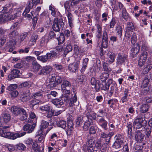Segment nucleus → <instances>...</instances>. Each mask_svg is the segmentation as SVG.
Segmentation results:
<instances>
[{
    "mask_svg": "<svg viewBox=\"0 0 152 152\" xmlns=\"http://www.w3.org/2000/svg\"><path fill=\"white\" fill-rule=\"evenodd\" d=\"M96 27L97 31L96 35L97 39V43L98 45H101L103 48H107L108 44V38L107 30H105L103 31L102 42L100 39L102 38V27L100 25L98 24L96 25Z\"/></svg>",
    "mask_w": 152,
    "mask_h": 152,
    "instance_id": "obj_1",
    "label": "nucleus"
},
{
    "mask_svg": "<svg viewBox=\"0 0 152 152\" xmlns=\"http://www.w3.org/2000/svg\"><path fill=\"white\" fill-rule=\"evenodd\" d=\"M62 92V100L69 103L70 106H77L78 105L76 95L74 91L73 93L72 92L71 94L70 90L63 91Z\"/></svg>",
    "mask_w": 152,
    "mask_h": 152,
    "instance_id": "obj_2",
    "label": "nucleus"
},
{
    "mask_svg": "<svg viewBox=\"0 0 152 152\" xmlns=\"http://www.w3.org/2000/svg\"><path fill=\"white\" fill-rule=\"evenodd\" d=\"M10 111L15 115H19V119L22 121L26 120L28 116L26 110L22 107L13 106L11 108Z\"/></svg>",
    "mask_w": 152,
    "mask_h": 152,
    "instance_id": "obj_3",
    "label": "nucleus"
},
{
    "mask_svg": "<svg viewBox=\"0 0 152 152\" xmlns=\"http://www.w3.org/2000/svg\"><path fill=\"white\" fill-rule=\"evenodd\" d=\"M146 123V121L143 118L142 116L139 115L133 122V125L136 129H140L144 126Z\"/></svg>",
    "mask_w": 152,
    "mask_h": 152,
    "instance_id": "obj_4",
    "label": "nucleus"
},
{
    "mask_svg": "<svg viewBox=\"0 0 152 152\" xmlns=\"http://www.w3.org/2000/svg\"><path fill=\"white\" fill-rule=\"evenodd\" d=\"M94 140L92 137L88 138L86 144L83 145V150L88 152H94Z\"/></svg>",
    "mask_w": 152,
    "mask_h": 152,
    "instance_id": "obj_5",
    "label": "nucleus"
},
{
    "mask_svg": "<svg viewBox=\"0 0 152 152\" xmlns=\"http://www.w3.org/2000/svg\"><path fill=\"white\" fill-rule=\"evenodd\" d=\"M57 55L56 52L54 51H51L50 53H47L45 55L38 56L37 59L43 63L47 62L48 60L53 57L56 56Z\"/></svg>",
    "mask_w": 152,
    "mask_h": 152,
    "instance_id": "obj_6",
    "label": "nucleus"
},
{
    "mask_svg": "<svg viewBox=\"0 0 152 152\" xmlns=\"http://www.w3.org/2000/svg\"><path fill=\"white\" fill-rule=\"evenodd\" d=\"M51 107L48 104H46L40 107L39 109L42 113H44V115L48 118L51 117L53 115V111L50 110Z\"/></svg>",
    "mask_w": 152,
    "mask_h": 152,
    "instance_id": "obj_7",
    "label": "nucleus"
},
{
    "mask_svg": "<svg viewBox=\"0 0 152 152\" xmlns=\"http://www.w3.org/2000/svg\"><path fill=\"white\" fill-rule=\"evenodd\" d=\"M128 56L123 53H119L118 54L116 58V64L118 66H121L124 64L127 60Z\"/></svg>",
    "mask_w": 152,
    "mask_h": 152,
    "instance_id": "obj_8",
    "label": "nucleus"
},
{
    "mask_svg": "<svg viewBox=\"0 0 152 152\" xmlns=\"http://www.w3.org/2000/svg\"><path fill=\"white\" fill-rule=\"evenodd\" d=\"M26 134V132H25L20 133H18L14 134L10 132H7L6 131L4 134V137L10 139L15 140L18 137H20L23 136Z\"/></svg>",
    "mask_w": 152,
    "mask_h": 152,
    "instance_id": "obj_9",
    "label": "nucleus"
},
{
    "mask_svg": "<svg viewBox=\"0 0 152 152\" xmlns=\"http://www.w3.org/2000/svg\"><path fill=\"white\" fill-rule=\"evenodd\" d=\"M64 25L63 19L61 18L58 20L55 19L52 26L53 30L55 31H58L60 28H63Z\"/></svg>",
    "mask_w": 152,
    "mask_h": 152,
    "instance_id": "obj_10",
    "label": "nucleus"
},
{
    "mask_svg": "<svg viewBox=\"0 0 152 152\" xmlns=\"http://www.w3.org/2000/svg\"><path fill=\"white\" fill-rule=\"evenodd\" d=\"M30 122V124H28L25 125L23 127V129L24 131H27L28 133H31L34 130V128L36 126V123H33V121L29 119L28 120Z\"/></svg>",
    "mask_w": 152,
    "mask_h": 152,
    "instance_id": "obj_11",
    "label": "nucleus"
},
{
    "mask_svg": "<svg viewBox=\"0 0 152 152\" xmlns=\"http://www.w3.org/2000/svg\"><path fill=\"white\" fill-rule=\"evenodd\" d=\"M113 82V79H109L106 83H99L98 84L99 89L100 88L102 90L106 91L108 90L109 88L110 85Z\"/></svg>",
    "mask_w": 152,
    "mask_h": 152,
    "instance_id": "obj_12",
    "label": "nucleus"
},
{
    "mask_svg": "<svg viewBox=\"0 0 152 152\" xmlns=\"http://www.w3.org/2000/svg\"><path fill=\"white\" fill-rule=\"evenodd\" d=\"M148 54L146 51H144L140 56L138 64L140 66H142L145 63L147 58Z\"/></svg>",
    "mask_w": 152,
    "mask_h": 152,
    "instance_id": "obj_13",
    "label": "nucleus"
},
{
    "mask_svg": "<svg viewBox=\"0 0 152 152\" xmlns=\"http://www.w3.org/2000/svg\"><path fill=\"white\" fill-rule=\"evenodd\" d=\"M52 70V68L51 66H46L42 68L38 73V74L42 75H47Z\"/></svg>",
    "mask_w": 152,
    "mask_h": 152,
    "instance_id": "obj_14",
    "label": "nucleus"
},
{
    "mask_svg": "<svg viewBox=\"0 0 152 152\" xmlns=\"http://www.w3.org/2000/svg\"><path fill=\"white\" fill-rule=\"evenodd\" d=\"M71 83L67 80H64L61 85V88L62 91L69 90L68 89L71 88Z\"/></svg>",
    "mask_w": 152,
    "mask_h": 152,
    "instance_id": "obj_15",
    "label": "nucleus"
},
{
    "mask_svg": "<svg viewBox=\"0 0 152 152\" xmlns=\"http://www.w3.org/2000/svg\"><path fill=\"white\" fill-rule=\"evenodd\" d=\"M20 71L17 69H13L11 72V74L8 76V78L10 80L19 77V73Z\"/></svg>",
    "mask_w": 152,
    "mask_h": 152,
    "instance_id": "obj_16",
    "label": "nucleus"
},
{
    "mask_svg": "<svg viewBox=\"0 0 152 152\" xmlns=\"http://www.w3.org/2000/svg\"><path fill=\"white\" fill-rule=\"evenodd\" d=\"M138 46L140 48V47H141V50L142 51H147L149 49V47L146 41L144 40L140 41L138 44Z\"/></svg>",
    "mask_w": 152,
    "mask_h": 152,
    "instance_id": "obj_17",
    "label": "nucleus"
},
{
    "mask_svg": "<svg viewBox=\"0 0 152 152\" xmlns=\"http://www.w3.org/2000/svg\"><path fill=\"white\" fill-rule=\"evenodd\" d=\"M152 68V64L148 61L144 66V68L142 69L141 75H143L147 73Z\"/></svg>",
    "mask_w": 152,
    "mask_h": 152,
    "instance_id": "obj_18",
    "label": "nucleus"
},
{
    "mask_svg": "<svg viewBox=\"0 0 152 152\" xmlns=\"http://www.w3.org/2000/svg\"><path fill=\"white\" fill-rule=\"evenodd\" d=\"M99 125L101 127L105 130H107V126L108 123L107 121H106L104 118H101L97 121Z\"/></svg>",
    "mask_w": 152,
    "mask_h": 152,
    "instance_id": "obj_19",
    "label": "nucleus"
},
{
    "mask_svg": "<svg viewBox=\"0 0 152 152\" xmlns=\"http://www.w3.org/2000/svg\"><path fill=\"white\" fill-rule=\"evenodd\" d=\"M73 123L71 121H69L68 122L67 126L65 129V131L66 132L67 135H71L72 131L73 129Z\"/></svg>",
    "mask_w": 152,
    "mask_h": 152,
    "instance_id": "obj_20",
    "label": "nucleus"
},
{
    "mask_svg": "<svg viewBox=\"0 0 152 152\" xmlns=\"http://www.w3.org/2000/svg\"><path fill=\"white\" fill-rule=\"evenodd\" d=\"M80 64L79 61L69 64L68 66V69L71 72H75L77 69Z\"/></svg>",
    "mask_w": 152,
    "mask_h": 152,
    "instance_id": "obj_21",
    "label": "nucleus"
},
{
    "mask_svg": "<svg viewBox=\"0 0 152 152\" xmlns=\"http://www.w3.org/2000/svg\"><path fill=\"white\" fill-rule=\"evenodd\" d=\"M115 54L111 52H109L107 53V62L110 64H112L115 61Z\"/></svg>",
    "mask_w": 152,
    "mask_h": 152,
    "instance_id": "obj_22",
    "label": "nucleus"
},
{
    "mask_svg": "<svg viewBox=\"0 0 152 152\" xmlns=\"http://www.w3.org/2000/svg\"><path fill=\"white\" fill-rule=\"evenodd\" d=\"M9 14L7 12H5L0 15V23H4L9 20Z\"/></svg>",
    "mask_w": 152,
    "mask_h": 152,
    "instance_id": "obj_23",
    "label": "nucleus"
},
{
    "mask_svg": "<svg viewBox=\"0 0 152 152\" xmlns=\"http://www.w3.org/2000/svg\"><path fill=\"white\" fill-rule=\"evenodd\" d=\"M52 65L54 69L58 72H62L64 70V67L60 64L54 62L53 63Z\"/></svg>",
    "mask_w": 152,
    "mask_h": 152,
    "instance_id": "obj_24",
    "label": "nucleus"
},
{
    "mask_svg": "<svg viewBox=\"0 0 152 152\" xmlns=\"http://www.w3.org/2000/svg\"><path fill=\"white\" fill-rule=\"evenodd\" d=\"M51 102L57 107H63L62 105H64L63 102L59 99H52Z\"/></svg>",
    "mask_w": 152,
    "mask_h": 152,
    "instance_id": "obj_25",
    "label": "nucleus"
},
{
    "mask_svg": "<svg viewBox=\"0 0 152 152\" xmlns=\"http://www.w3.org/2000/svg\"><path fill=\"white\" fill-rule=\"evenodd\" d=\"M144 137V135L140 131H137L136 132L135 137L137 141L140 142L142 141Z\"/></svg>",
    "mask_w": 152,
    "mask_h": 152,
    "instance_id": "obj_26",
    "label": "nucleus"
},
{
    "mask_svg": "<svg viewBox=\"0 0 152 152\" xmlns=\"http://www.w3.org/2000/svg\"><path fill=\"white\" fill-rule=\"evenodd\" d=\"M66 15L68 18L69 25L70 27L72 28L73 26V16L70 12H68Z\"/></svg>",
    "mask_w": 152,
    "mask_h": 152,
    "instance_id": "obj_27",
    "label": "nucleus"
},
{
    "mask_svg": "<svg viewBox=\"0 0 152 152\" xmlns=\"http://www.w3.org/2000/svg\"><path fill=\"white\" fill-rule=\"evenodd\" d=\"M1 116L3 121L5 123L8 122L11 120V116L9 113H3L1 114Z\"/></svg>",
    "mask_w": 152,
    "mask_h": 152,
    "instance_id": "obj_28",
    "label": "nucleus"
},
{
    "mask_svg": "<svg viewBox=\"0 0 152 152\" xmlns=\"http://www.w3.org/2000/svg\"><path fill=\"white\" fill-rule=\"evenodd\" d=\"M139 50L140 48L139 46L138 48L135 47H133L130 51L131 56L133 58L136 57L138 53Z\"/></svg>",
    "mask_w": 152,
    "mask_h": 152,
    "instance_id": "obj_29",
    "label": "nucleus"
},
{
    "mask_svg": "<svg viewBox=\"0 0 152 152\" xmlns=\"http://www.w3.org/2000/svg\"><path fill=\"white\" fill-rule=\"evenodd\" d=\"M32 69L33 71L37 72L42 67L39 64L36 60L32 63Z\"/></svg>",
    "mask_w": 152,
    "mask_h": 152,
    "instance_id": "obj_30",
    "label": "nucleus"
},
{
    "mask_svg": "<svg viewBox=\"0 0 152 152\" xmlns=\"http://www.w3.org/2000/svg\"><path fill=\"white\" fill-rule=\"evenodd\" d=\"M124 95L121 98V101L123 103L128 101L129 98V90L128 89H125L124 91Z\"/></svg>",
    "mask_w": 152,
    "mask_h": 152,
    "instance_id": "obj_31",
    "label": "nucleus"
},
{
    "mask_svg": "<svg viewBox=\"0 0 152 152\" xmlns=\"http://www.w3.org/2000/svg\"><path fill=\"white\" fill-rule=\"evenodd\" d=\"M88 61V58H85L83 59L82 62V67L80 69L81 72L83 73L87 67V65Z\"/></svg>",
    "mask_w": 152,
    "mask_h": 152,
    "instance_id": "obj_32",
    "label": "nucleus"
},
{
    "mask_svg": "<svg viewBox=\"0 0 152 152\" xmlns=\"http://www.w3.org/2000/svg\"><path fill=\"white\" fill-rule=\"evenodd\" d=\"M108 73L104 72L101 73L99 76V79L102 82H105L109 77Z\"/></svg>",
    "mask_w": 152,
    "mask_h": 152,
    "instance_id": "obj_33",
    "label": "nucleus"
},
{
    "mask_svg": "<svg viewBox=\"0 0 152 152\" xmlns=\"http://www.w3.org/2000/svg\"><path fill=\"white\" fill-rule=\"evenodd\" d=\"M49 123L48 122L42 120L41 122L40 126V130L39 131V133L41 134L42 132V130L46 128L48 126Z\"/></svg>",
    "mask_w": 152,
    "mask_h": 152,
    "instance_id": "obj_34",
    "label": "nucleus"
},
{
    "mask_svg": "<svg viewBox=\"0 0 152 152\" xmlns=\"http://www.w3.org/2000/svg\"><path fill=\"white\" fill-rule=\"evenodd\" d=\"M132 125L130 122L127 123L126 126L127 129L126 131L127 133L128 137L130 139L132 137Z\"/></svg>",
    "mask_w": 152,
    "mask_h": 152,
    "instance_id": "obj_35",
    "label": "nucleus"
},
{
    "mask_svg": "<svg viewBox=\"0 0 152 152\" xmlns=\"http://www.w3.org/2000/svg\"><path fill=\"white\" fill-rule=\"evenodd\" d=\"M56 37L58 42L59 44H62L64 41L65 37L63 34L59 33Z\"/></svg>",
    "mask_w": 152,
    "mask_h": 152,
    "instance_id": "obj_36",
    "label": "nucleus"
},
{
    "mask_svg": "<svg viewBox=\"0 0 152 152\" xmlns=\"http://www.w3.org/2000/svg\"><path fill=\"white\" fill-rule=\"evenodd\" d=\"M122 16L124 19L126 20L130 21L131 18L127 13L125 9H123L122 11Z\"/></svg>",
    "mask_w": 152,
    "mask_h": 152,
    "instance_id": "obj_37",
    "label": "nucleus"
},
{
    "mask_svg": "<svg viewBox=\"0 0 152 152\" xmlns=\"http://www.w3.org/2000/svg\"><path fill=\"white\" fill-rule=\"evenodd\" d=\"M66 121L62 120H61L57 122V125L58 127L64 129H65L66 127Z\"/></svg>",
    "mask_w": 152,
    "mask_h": 152,
    "instance_id": "obj_38",
    "label": "nucleus"
},
{
    "mask_svg": "<svg viewBox=\"0 0 152 152\" xmlns=\"http://www.w3.org/2000/svg\"><path fill=\"white\" fill-rule=\"evenodd\" d=\"M29 95V94L28 91L23 92V94L21 95V100L23 102L27 101L28 100V97Z\"/></svg>",
    "mask_w": 152,
    "mask_h": 152,
    "instance_id": "obj_39",
    "label": "nucleus"
},
{
    "mask_svg": "<svg viewBox=\"0 0 152 152\" xmlns=\"http://www.w3.org/2000/svg\"><path fill=\"white\" fill-rule=\"evenodd\" d=\"M149 108V105L147 104H143L140 107V111L142 113L147 112Z\"/></svg>",
    "mask_w": 152,
    "mask_h": 152,
    "instance_id": "obj_40",
    "label": "nucleus"
},
{
    "mask_svg": "<svg viewBox=\"0 0 152 152\" xmlns=\"http://www.w3.org/2000/svg\"><path fill=\"white\" fill-rule=\"evenodd\" d=\"M112 85L110 88V90L109 92L110 96H111L114 91L115 87L117 86V84L115 82L113 81V83L111 84Z\"/></svg>",
    "mask_w": 152,
    "mask_h": 152,
    "instance_id": "obj_41",
    "label": "nucleus"
},
{
    "mask_svg": "<svg viewBox=\"0 0 152 152\" xmlns=\"http://www.w3.org/2000/svg\"><path fill=\"white\" fill-rule=\"evenodd\" d=\"M42 92L40 91H39L35 93L32 96V98L39 99L40 98H42Z\"/></svg>",
    "mask_w": 152,
    "mask_h": 152,
    "instance_id": "obj_42",
    "label": "nucleus"
},
{
    "mask_svg": "<svg viewBox=\"0 0 152 152\" xmlns=\"http://www.w3.org/2000/svg\"><path fill=\"white\" fill-rule=\"evenodd\" d=\"M91 84L93 86V88H95L96 91L98 92L99 91V88H97L96 87V81L95 78H91Z\"/></svg>",
    "mask_w": 152,
    "mask_h": 152,
    "instance_id": "obj_43",
    "label": "nucleus"
},
{
    "mask_svg": "<svg viewBox=\"0 0 152 152\" xmlns=\"http://www.w3.org/2000/svg\"><path fill=\"white\" fill-rule=\"evenodd\" d=\"M33 6V5L32 4H31L30 3H29L25 8L24 11L23 13V15H26L27 13H28L30 11V10L32 8Z\"/></svg>",
    "mask_w": 152,
    "mask_h": 152,
    "instance_id": "obj_44",
    "label": "nucleus"
},
{
    "mask_svg": "<svg viewBox=\"0 0 152 152\" xmlns=\"http://www.w3.org/2000/svg\"><path fill=\"white\" fill-rule=\"evenodd\" d=\"M116 33L120 37L122 35V28L119 25L117 26L116 27Z\"/></svg>",
    "mask_w": 152,
    "mask_h": 152,
    "instance_id": "obj_45",
    "label": "nucleus"
},
{
    "mask_svg": "<svg viewBox=\"0 0 152 152\" xmlns=\"http://www.w3.org/2000/svg\"><path fill=\"white\" fill-rule=\"evenodd\" d=\"M55 36L54 32L53 31H51L48 32L45 35V37H48V40L51 39L54 37Z\"/></svg>",
    "mask_w": 152,
    "mask_h": 152,
    "instance_id": "obj_46",
    "label": "nucleus"
},
{
    "mask_svg": "<svg viewBox=\"0 0 152 152\" xmlns=\"http://www.w3.org/2000/svg\"><path fill=\"white\" fill-rule=\"evenodd\" d=\"M115 141L123 143L124 138L121 135L118 134L116 135L115 137Z\"/></svg>",
    "mask_w": 152,
    "mask_h": 152,
    "instance_id": "obj_47",
    "label": "nucleus"
},
{
    "mask_svg": "<svg viewBox=\"0 0 152 152\" xmlns=\"http://www.w3.org/2000/svg\"><path fill=\"white\" fill-rule=\"evenodd\" d=\"M38 36L37 35L33 34L31 35L30 39V41L33 43L31 44L30 45L32 46L34 45V42H36L37 40L38 39Z\"/></svg>",
    "mask_w": 152,
    "mask_h": 152,
    "instance_id": "obj_48",
    "label": "nucleus"
},
{
    "mask_svg": "<svg viewBox=\"0 0 152 152\" xmlns=\"http://www.w3.org/2000/svg\"><path fill=\"white\" fill-rule=\"evenodd\" d=\"M18 33L16 31L14 30L10 32L8 37L10 39H15V37L18 35Z\"/></svg>",
    "mask_w": 152,
    "mask_h": 152,
    "instance_id": "obj_49",
    "label": "nucleus"
},
{
    "mask_svg": "<svg viewBox=\"0 0 152 152\" xmlns=\"http://www.w3.org/2000/svg\"><path fill=\"white\" fill-rule=\"evenodd\" d=\"M91 121L89 120L86 121L84 124L83 128L85 130H88L90 126L91 125Z\"/></svg>",
    "mask_w": 152,
    "mask_h": 152,
    "instance_id": "obj_50",
    "label": "nucleus"
},
{
    "mask_svg": "<svg viewBox=\"0 0 152 152\" xmlns=\"http://www.w3.org/2000/svg\"><path fill=\"white\" fill-rule=\"evenodd\" d=\"M126 29L133 31L134 30V26L133 23L131 22H129L127 24Z\"/></svg>",
    "mask_w": 152,
    "mask_h": 152,
    "instance_id": "obj_51",
    "label": "nucleus"
},
{
    "mask_svg": "<svg viewBox=\"0 0 152 152\" xmlns=\"http://www.w3.org/2000/svg\"><path fill=\"white\" fill-rule=\"evenodd\" d=\"M32 147L34 152H40V149L38 145L36 142H33Z\"/></svg>",
    "mask_w": 152,
    "mask_h": 152,
    "instance_id": "obj_52",
    "label": "nucleus"
},
{
    "mask_svg": "<svg viewBox=\"0 0 152 152\" xmlns=\"http://www.w3.org/2000/svg\"><path fill=\"white\" fill-rule=\"evenodd\" d=\"M149 82V80L146 77L144 78L141 85V87L145 88L147 87Z\"/></svg>",
    "mask_w": 152,
    "mask_h": 152,
    "instance_id": "obj_53",
    "label": "nucleus"
},
{
    "mask_svg": "<svg viewBox=\"0 0 152 152\" xmlns=\"http://www.w3.org/2000/svg\"><path fill=\"white\" fill-rule=\"evenodd\" d=\"M72 50V47L70 45H67L64 49V54L66 55V54L69 52L71 51Z\"/></svg>",
    "mask_w": 152,
    "mask_h": 152,
    "instance_id": "obj_54",
    "label": "nucleus"
},
{
    "mask_svg": "<svg viewBox=\"0 0 152 152\" xmlns=\"http://www.w3.org/2000/svg\"><path fill=\"white\" fill-rule=\"evenodd\" d=\"M70 1H66L64 3V7L65 9L68 12H70L71 10H70V4H71Z\"/></svg>",
    "mask_w": 152,
    "mask_h": 152,
    "instance_id": "obj_55",
    "label": "nucleus"
},
{
    "mask_svg": "<svg viewBox=\"0 0 152 152\" xmlns=\"http://www.w3.org/2000/svg\"><path fill=\"white\" fill-rule=\"evenodd\" d=\"M64 77L63 76H57L56 77L55 81L57 84H59L61 83L62 82L64 81Z\"/></svg>",
    "mask_w": 152,
    "mask_h": 152,
    "instance_id": "obj_56",
    "label": "nucleus"
},
{
    "mask_svg": "<svg viewBox=\"0 0 152 152\" xmlns=\"http://www.w3.org/2000/svg\"><path fill=\"white\" fill-rule=\"evenodd\" d=\"M108 64L107 63L104 62L103 63V69L105 71L107 72H110L111 70V69L108 67Z\"/></svg>",
    "mask_w": 152,
    "mask_h": 152,
    "instance_id": "obj_57",
    "label": "nucleus"
},
{
    "mask_svg": "<svg viewBox=\"0 0 152 152\" xmlns=\"http://www.w3.org/2000/svg\"><path fill=\"white\" fill-rule=\"evenodd\" d=\"M18 149L20 150H23L26 148V146L23 143H19L16 145Z\"/></svg>",
    "mask_w": 152,
    "mask_h": 152,
    "instance_id": "obj_58",
    "label": "nucleus"
},
{
    "mask_svg": "<svg viewBox=\"0 0 152 152\" xmlns=\"http://www.w3.org/2000/svg\"><path fill=\"white\" fill-rule=\"evenodd\" d=\"M137 40L136 34L133 33L131 38V42L132 44L134 45L135 43Z\"/></svg>",
    "mask_w": 152,
    "mask_h": 152,
    "instance_id": "obj_59",
    "label": "nucleus"
},
{
    "mask_svg": "<svg viewBox=\"0 0 152 152\" xmlns=\"http://www.w3.org/2000/svg\"><path fill=\"white\" fill-rule=\"evenodd\" d=\"M25 59L26 61L28 62H32L33 63L36 60L35 57L30 56L26 57Z\"/></svg>",
    "mask_w": 152,
    "mask_h": 152,
    "instance_id": "obj_60",
    "label": "nucleus"
},
{
    "mask_svg": "<svg viewBox=\"0 0 152 152\" xmlns=\"http://www.w3.org/2000/svg\"><path fill=\"white\" fill-rule=\"evenodd\" d=\"M5 147L8 149V151L10 152L14 151L15 149V147L13 145L7 144Z\"/></svg>",
    "mask_w": 152,
    "mask_h": 152,
    "instance_id": "obj_61",
    "label": "nucleus"
},
{
    "mask_svg": "<svg viewBox=\"0 0 152 152\" xmlns=\"http://www.w3.org/2000/svg\"><path fill=\"white\" fill-rule=\"evenodd\" d=\"M17 86L16 84H12L7 87V89L9 91H12L16 89Z\"/></svg>",
    "mask_w": 152,
    "mask_h": 152,
    "instance_id": "obj_62",
    "label": "nucleus"
},
{
    "mask_svg": "<svg viewBox=\"0 0 152 152\" xmlns=\"http://www.w3.org/2000/svg\"><path fill=\"white\" fill-rule=\"evenodd\" d=\"M118 141H115L113 144V148L118 149L120 148L121 147V145H122V143H120V142H118Z\"/></svg>",
    "mask_w": 152,
    "mask_h": 152,
    "instance_id": "obj_63",
    "label": "nucleus"
},
{
    "mask_svg": "<svg viewBox=\"0 0 152 152\" xmlns=\"http://www.w3.org/2000/svg\"><path fill=\"white\" fill-rule=\"evenodd\" d=\"M45 38L42 37L39 40V45L41 47L44 46L45 45Z\"/></svg>",
    "mask_w": 152,
    "mask_h": 152,
    "instance_id": "obj_64",
    "label": "nucleus"
}]
</instances>
